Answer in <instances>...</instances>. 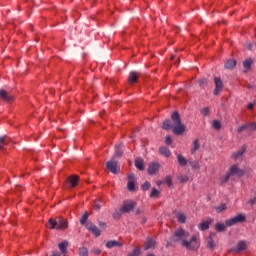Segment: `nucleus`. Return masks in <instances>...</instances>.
<instances>
[{
    "instance_id": "1",
    "label": "nucleus",
    "mask_w": 256,
    "mask_h": 256,
    "mask_svg": "<svg viewBox=\"0 0 256 256\" xmlns=\"http://www.w3.org/2000/svg\"><path fill=\"white\" fill-rule=\"evenodd\" d=\"M171 119L173 124L169 119L164 120L162 124V129H164V131H169V129H171L174 135H183V133H185L186 127L183 125V122H181V116H179V112H173L171 115Z\"/></svg>"
},
{
    "instance_id": "2",
    "label": "nucleus",
    "mask_w": 256,
    "mask_h": 256,
    "mask_svg": "<svg viewBox=\"0 0 256 256\" xmlns=\"http://www.w3.org/2000/svg\"><path fill=\"white\" fill-rule=\"evenodd\" d=\"M189 239V232L183 228H178L175 230L170 237L169 241L167 242L168 247H171L173 243H180L183 246V241Z\"/></svg>"
},
{
    "instance_id": "3",
    "label": "nucleus",
    "mask_w": 256,
    "mask_h": 256,
    "mask_svg": "<svg viewBox=\"0 0 256 256\" xmlns=\"http://www.w3.org/2000/svg\"><path fill=\"white\" fill-rule=\"evenodd\" d=\"M182 247L188 249V251H197L199 249V241L197 236H192L190 240H185L182 242Z\"/></svg>"
},
{
    "instance_id": "4",
    "label": "nucleus",
    "mask_w": 256,
    "mask_h": 256,
    "mask_svg": "<svg viewBox=\"0 0 256 256\" xmlns=\"http://www.w3.org/2000/svg\"><path fill=\"white\" fill-rule=\"evenodd\" d=\"M107 169L116 175V173H119L121 171V167L119 166V163L116 161L115 158H112L110 161L106 163Z\"/></svg>"
},
{
    "instance_id": "5",
    "label": "nucleus",
    "mask_w": 256,
    "mask_h": 256,
    "mask_svg": "<svg viewBox=\"0 0 256 256\" xmlns=\"http://www.w3.org/2000/svg\"><path fill=\"white\" fill-rule=\"evenodd\" d=\"M245 221V215L239 214L229 220L225 221L226 227H232V225H237V223H243Z\"/></svg>"
},
{
    "instance_id": "6",
    "label": "nucleus",
    "mask_w": 256,
    "mask_h": 256,
    "mask_svg": "<svg viewBox=\"0 0 256 256\" xmlns=\"http://www.w3.org/2000/svg\"><path fill=\"white\" fill-rule=\"evenodd\" d=\"M214 91L213 94L217 97V95L221 94L223 92V81L221 80L220 77H214Z\"/></svg>"
},
{
    "instance_id": "7",
    "label": "nucleus",
    "mask_w": 256,
    "mask_h": 256,
    "mask_svg": "<svg viewBox=\"0 0 256 256\" xmlns=\"http://www.w3.org/2000/svg\"><path fill=\"white\" fill-rule=\"evenodd\" d=\"M85 227H86L87 231L92 233V235H94L95 237H100L101 236V230H99V228H97V226L95 224H93V222L88 221L85 224Z\"/></svg>"
},
{
    "instance_id": "8",
    "label": "nucleus",
    "mask_w": 256,
    "mask_h": 256,
    "mask_svg": "<svg viewBox=\"0 0 256 256\" xmlns=\"http://www.w3.org/2000/svg\"><path fill=\"white\" fill-rule=\"evenodd\" d=\"M135 209V202L131 200H127L123 202V205L120 208V211L122 213H130V211H133Z\"/></svg>"
},
{
    "instance_id": "9",
    "label": "nucleus",
    "mask_w": 256,
    "mask_h": 256,
    "mask_svg": "<svg viewBox=\"0 0 256 256\" xmlns=\"http://www.w3.org/2000/svg\"><path fill=\"white\" fill-rule=\"evenodd\" d=\"M247 249V242L240 241L238 244L230 249V253H241V251H245Z\"/></svg>"
},
{
    "instance_id": "10",
    "label": "nucleus",
    "mask_w": 256,
    "mask_h": 256,
    "mask_svg": "<svg viewBox=\"0 0 256 256\" xmlns=\"http://www.w3.org/2000/svg\"><path fill=\"white\" fill-rule=\"evenodd\" d=\"M0 99L6 103H11V101H13V96H11L7 90L0 89Z\"/></svg>"
},
{
    "instance_id": "11",
    "label": "nucleus",
    "mask_w": 256,
    "mask_h": 256,
    "mask_svg": "<svg viewBox=\"0 0 256 256\" xmlns=\"http://www.w3.org/2000/svg\"><path fill=\"white\" fill-rule=\"evenodd\" d=\"M159 167H161V165H159L157 162L150 163L148 166V174L155 175L157 171H159Z\"/></svg>"
},
{
    "instance_id": "12",
    "label": "nucleus",
    "mask_w": 256,
    "mask_h": 256,
    "mask_svg": "<svg viewBox=\"0 0 256 256\" xmlns=\"http://www.w3.org/2000/svg\"><path fill=\"white\" fill-rule=\"evenodd\" d=\"M123 143L120 142L119 145L115 146V152L112 159H119L123 157Z\"/></svg>"
},
{
    "instance_id": "13",
    "label": "nucleus",
    "mask_w": 256,
    "mask_h": 256,
    "mask_svg": "<svg viewBox=\"0 0 256 256\" xmlns=\"http://www.w3.org/2000/svg\"><path fill=\"white\" fill-rule=\"evenodd\" d=\"M67 227H69V223L67 222V219L59 218L56 231H63L65 229H67Z\"/></svg>"
},
{
    "instance_id": "14",
    "label": "nucleus",
    "mask_w": 256,
    "mask_h": 256,
    "mask_svg": "<svg viewBox=\"0 0 256 256\" xmlns=\"http://www.w3.org/2000/svg\"><path fill=\"white\" fill-rule=\"evenodd\" d=\"M141 73L136 71H131L128 76V83H137Z\"/></svg>"
},
{
    "instance_id": "15",
    "label": "nucleus",
    "mask_w": 256,
    "mask_h": 256,
    "mask_svg": "<svg viewBox=\"0 0 256 256\" xmlns=\"http://www.w3.org/2000/svg\"><path fill=\"white\" fill-rule=\"evenodd\" d=\"M70 187H77L79 185V176L71 175L67 178Z\"/></svg>"
},
{
    "instance_id": "16",
    "label": "nucleus",
    "mask_w": 256,
    "mask_h": 256,
    "mask_svg": "<svg viewBox=\"0 0 256 256\" xmlns=\"http://www.w3.org/2000/svg\"><path fill=\"white\" fill-rule=\"evenodd\" d=\"M107 249H113V247H123V243L117 240H110L106 243Z\"/></svg>"
},
{
    "instance_id": "17",
    "label": "nucleus",
    "mask_w": 256,
    "mask_h": 256,
    "mask_svg": "<svg viewBox=\"0 0 256 256\" xmlns=\"http://www.w3.org/2000/svg\"><path fill=\"white\" fill-rule=\"evenodd\" d=\"M228 174L231 175H243V172L239 169L237 165H233L230 167Z\"/></svg>"
},
{
    "instance_id": "18",
    "label": "nucleus",
    "mask_w": 256,
    "mask_h": 256,
    "mask_svg": "<svg viewBox=\"0 0 256 256\" xmlns=\"http://www.w3.org/2000/svg\"><path fill=\"white\" fill-rule=\"evenodd\" d=\"M246 151H247V147L242 146L240 150L232 154V159H239V157H242L243 153H245Z\"/></svg>"
},
{
    "instance_id": "19",
    "label": "nucleus",
    "mask_w": 256,
    "mask_h": 256,
    "mask_svg": "<svg viewBox=\"0 0 256 256\" xmlns=\"http://www.w3.org/2000/svg\"><path fill=\"white\" fill-rule=\"evenodd\" d=\"M134 165L139 171H143L145 169L144 161L141 158H136L134 161Z\"/></svg>"
},
{
    "instance_id": "20",
    "label": "nucleus",
    "mask_w": 256,
    "mask_h": 256,
    "mask_svg": "<svg viewBox=\"0 0 256 256\" xmlns=\"http://www.w3.org/2000/svg\"><path fill=\"white\" fill-rule=\"evenodd\" d=\"M67 247H69V242L67 240L58 244V249L61 251L62 255L67 253Z\"/></svg>"
},
{
    "instance_id": "21",
    "label": "nucleus",
    "mask_w": 256,
    "mask_h": 256,
    "mask_svg": "<svg viewBox=\"0 0 256 256\" xmlns=\"http://www.w3.org/2000/svg\"><path fill=\"white\" fill-rule=\"evenodd\" d=\"M198 149H201V144H199V139H195L192 142V148H191L192 155H195V153H197Z\"/></svg>"
},
{
    "instance_id": "22",
    "label": "nucleus",
    "mask_w": 256,
    "mask_h": 256,
    "mask_svg": "<svg viewBox=\"0 0 256 256\" xmlns=\"http://www.w3.org/2000/svg\"><path fill=\"white\" fill-rule=\"evenodd\" d=\"M11 142V139L9 138V136L4 135L0 137V149H3L4 145H9V143Z\"/></svg>"
},
{
    "instance_id": "23",
    "label": "nucleus",
    "mask_w": 256,
    "mask_h": 256,
    "mask_svg": "<svg viewBox=\"0 0 256 256\" xmlns=\"http://www.w3.org/2000/svg\"><path fill=\"white\" fill-rule=\"evenodd\" d=\"M251 65H253V59L249 58L243 61V67L246 69L244 73H247V71H251Z\"/></svg>"
},
{
    "instance_id": "24",
    "label": "nucleus",
    "mask_w": 256,
    "mask_h": 256,
    "mask_svg": "<svg viewBox=\"0 0 256 256\" xmlns=\"http://www.w3.org/2000/svg\"><path fill=\"white\" fill-rule=\"evenodd\" d=\"M59 225V222L53 218H50L47 224L48 229H56Z\"/></svg>"
},
{
    "instance_id": "25",
    "label": "nucleus",
    "mask_w": 256,
    "mask_h": 256,
    "mask_svg": "<svg viewBox=\"0 0 256 256\" xmlns=\"http://www.w3.org/2000/svg\"><path fill=\"white\" fill-rule=\"evenodd\" d=\"M206 245L210 250L215 249V243L213 242V235H210L206 238Z\"/></svg>"
},
{
    "instance_id": "26",
    "label": "nucleus",
    "mask_w": 256,
    "mask_h": 256,
    "mask_svg": "<svg viewBox=\"0 0 256 256\" xmlns=\"http://www.w3.org/2000/svg\"><path fill=\"white\" fill-rule=\"evenodd\" d=\"M209 225H211V221H203L198 225V229H200V231H207Z\"/></svg>"
},
{
    "instance_id": "27",
    "label": "nucleus",
    "mask_w": 256,
    "mask_h": 256,
    "mask_svg": "<svg viewBox=\"0 0 256 256\" xmlns=\"http://www.w3.org/2000/svg\"><path fill=\"white\" fill-rule=\"evenodd\" d=\"M155 247V242L153 239L149 238L144 245L145 251H148V249H153Z\"/></svg>"
},
{
    "instance_id": "28",
    "label": "nucleus",
    "mask_w": 256,
    "mask_h": 256,
    "mask_svg": "<svg viewBox=\"0 0 256 256\" xmlns=\"http://www.w3.org/2000/svg\"><path fill=\"white\" fill-rule=\"evenodd\" d=\"M237 65V61L235 59H229L225 63V69H233Z\"/></svg>"
},
{
    "instance_id": "29",
    "label": "nucleus",
    "mask_w": 256,
    "mask_h": 256,
    "mask_svg": "<svg viewBox=\"0 0 256 256\" xmlns=\"http://www.w3.org/2000/svg\"><path fill=\"white\" fill-rule=\"evenodd\" d=\"M177 161L181 167H185L187 165V158H185L183 155L178 154L177 155Z\"/></svg>"
},
{
    "instance_id": "30",
    "label": "nucleus",
    "mask_w": 256,
    "mask_h": 256,
    "mask_svg": "<svg viewBox=\"0 0 256 256\" xmlns=\"http://www.w3.org/2000/svg\"><path fill=\"white\" fill-rule=\"evenodd\" d=\"M159 151L161 155H164V157H171V150H169V148L161 147Z\"/></svg>"
},
{
    "instance_id": "31",
    "label": "nucleus",
    "mask_w": 256,
    "mask_h": 256,
    "mask_svg": "<svg viewBox=\"0 0 256 256\" xmlns=\"http://www.w3.org/2000/svg\"><path fill=\"white\" fill-rule=\"evenodd\" d=\"M176 218L178 219L179 223H185L187 221V216L183 213H177Z\"/></svg>"
},
{
    "instance_id": "32",
    "label": "nucleus",
    "mask_w": 256,
    "mask_h": 256,
    "mask_svg": "<svg viewBox=\"0 0 256 256\" xmlns=\"http://www.w3.org/2000/svg\"><path fill=\"white\" fill-rule=\"evenodd\" d=\"M177 179L179 183H187V181H189V176L180 174L178 175Z\"/></svg>"
},
{
    "instance_id": "33",
    "label": "nucleus",
    "mask_w": 256,
    "mask_h": 256,
    "mask_svg": "<svg viewBox=\"0 0 256 256\" xmlns=\"http://www.w3.org/2000/svg\"><path fill=\"white\" fill-rule=\"evenodd\" d=\"M226 209H227L226 204H220L219 206L215 207L216 213H223V211H225Z\"/></svg>"
},
{
    "instance_id": "34",
    "label": "nucleus",
    "mask_w": 256,
    "mask_h": 256,
    "mask_svg": "<svg viewBox=\"0 0 256 256\" xmlns=\"http://www.w3.org/2000/svg\"><path fill=\"white\" fill-rule=\"evenodd\" d=\"M212 127L215 131H219V129H221V122L219 120H214L212 122Z\"/></svg>"
},
{
    "instance_id": "35",
    "label": "nucleus",
    "mask_w": 256,
    "mask_h": 256,
    "mask_svg": "<svg viewBox=\"0 0 256 256\" xmlns=\"http://www.w3.org/2000/svg\"><path fill=\"white\" fill-rule=\"evenodd\" d=\"M142 191H149L151 189V183L146 181L141 185Z\"/></svg>"
},
{
    "instance_id": "36",
    "label": "nucleus",
    "mask_w": 256,
    "mask_h": 256,
    "mask_svg": "<svg viewBox=\"0 0 256 256\" xmlns=\"http://www.w3.org/2000/svg\"><path fill=\"white\" fill-rule=\"evenodd\" d=\"M123 213H125V212H122L121 208L119 210H115V212L113 213V218L121 219V216L123 215Z\"/></svg>"
},
{
    "instance_id": "37",
    "label": "nucleus",
    "mask_w": 256,
    "mask_h": 256,
    "mask_svg": "<svg viewBox=\"0 0 256 256\" xmlns=\"http://www.w3.org/2000/svg\"><path fill=\"white\" fill-rule=\"evenodd\" d=\"M89 218V214L86 212L83 214V216L80 219V223L82 225H87V219Z\"/></svg>"
},
{
    "instance_id": "38",
    "label": "nucleus",
    "mask_w": 256,
    "mask_h": 256,
    "mask_svg": "<svg viewBox=\"0 0 256 256\" xmlns=\"http://www.w3.org/2000/svg\"><path fill=\"white\" fill-rule=\"evenodd\" d=\"M79 255L81 256H88L89 255V250L87 247H82L79 249Z\"/></svg>"
},
{
    "instance_id": "39",
    "label": "nucleus",
    "mask_w": 256,
    "mask_h": 256,
    "mask_svg": "<svg viewBox=\"0 0 256 256\" xmlns=\"http://www.w3.org/2000/svg\"><path fill=\"white\" fill-rule=\"evenodd\" d=\"M128 191H135V182L133 180H129L127 183Z\"/></svg>"
},
{
    "instance_id": "40",
    "label": "nucleus",
    "mask_w": 256,
    "mask_h": 256,
    "mask_svg": "<svg viewBox=\"0 0 256 256\" xmlns=\"http://www.w3.org/2000/svg\"><path fill=\"white\" fill-rule=\"evenodd\" d=\"M215 229H216V231H218V232L225 231V224H223V223H217V224L215 225Z\"/></svg>"
},
{
    "instance_id": "41",
    "label": "nucleus",
    "mask_w": 256,
    "mask_h": 256,
    "mask_svg": "<svg viewBox=\"0 0 256 256\" xmlns=\"http://www.w3.org/2000/svg\"><path fill=\"white\" fill-rule=\"evenodd\" d=\"M150 197L152 199H154L155 197H159V190H157L156 188H152L151 193H150Z\"/></svg>"
},
{
    "instance_id": "42",
    "label": "nucleus",
    "mask_w": 256,
    "mask_h": 256,
    "mask_svg": "<svg viewBox=\"0 0 256 256\" xmlns=\"http://www.w3.org/2000/svg\"><path fill=\"white\" fill-rule=\"evenodd\" d=\"M198 84H199V87H202V88L207 87V79L202 78V79L198 80Z\"/></svg>"
},
{
    "instance_id": "43",
    "label": "nucleus",
    "mask_w": 256,
    "mask_h": 256,
    "mask_svg": "<svg viewBox=\"0 0 256 256\" xmlns=\"http://www.w3.org/2000/svg\"><path fill=\"white\" fill-rule=\"evenodd\" d=\"M189 164L191 165L192 169H196V170L200 169L198 161H190Z\"/></svg>"
},
{
    "instance_id": "44",
    "label": "nucleus",
    "mask_w": 256,
    "mask_h": 256,
    "mask_svg": "<svg viewBox=\"0 0 256 256\" xmlns=\"http://www.w3.org/2000/svg\"><path fill=\"white\" fill-rule=\"evenodd\" d=\"M247 129H250V131H256V123L255 122H250L246 124Z\"/></svg>"
},
{
    "instance_id": "45",
    "label": "nucleus",
    "mask_w": 256,
    "mask_h": 256,
    "mask_svg": "<svg viewBox=\"0 0 256 256\" xmlns=\"http://www.w3.org/2000/svg\"><path fill=\"white\" fill-rule=\"evenodd\" d=\"M210 112L211 110L209 109V107L201 109V114L203 115V117H207V115H209Z\"/></svg>"
},
{
    "instance_id": "46",
    "label": "nucleus",
    "mask_w": 256,
    "mask_h": 256,
    "mask_svg": "<svg viewBox=\"0 0 256 256\" xmlns=\"http://www.w3.org/2000/svg\"><path fill=\"white\" fill-rule=\"evenodd\" d=\"M229 179H231V175L227 172L226 175L221 178V183H227Z\"/></svg>"
},
{
    "instance_id": "47",
    "label": "nucleus",
    "mask_w": 256,
    "mask_h": 256,
    "mask_svg": "<svg viewBox=\"0 0 256 256\" xmlns=\"http://www.w3.org/2000/svg\"><path fill=\"white\" fill-rule=\"evenodd\" d=\"M93 207L94 209H96V211H99V209H101V201L99 200L94 201Z\"/></svg>"
},
{
    "instance_id": "48",
    "label": "nucleus",
    "mask_w": 256,
    "mask_h": 256,
    "mask_svg": "<svg viewBox=\"0 0 256 256\" xmlns=\"http://www.w3.org/2000/svg\"><path fill=\"white\" fill-rule=\"evenodd\" d=\"M165 183L168 185V187H171V185H173V180L171 179V176H166Z\"/></svg>"
},
{
    "instance_id": "49",
    "label": "nucleus",
    "mask_w": 256,
    "mask_h": 256,
    "mask_svg": "<svg viewBox=\"0 0 256 256\" xmlns=\"http://www.w3.org/2000/svg\"><path fill=\"white\" fill-rule=\"evenodd\" d=\"M245 129H249V126H247V124L238 127L237 131L238 133H241L242 131H245Z\"/></svg>"
},
{
    "instance_id": "50",
    "label": "nucleus",
    "mask_w": 256,
    "mask_h": 256,
    "mask_svg": "<svg viewBox=\"0 0 256 256\" xmlns=\"http://www.w3.org/2000/svg\"><path fill=\"white\" fill-rule=\"evenodd\" d=\"M171 142H172L171 136H166V138H165L166 145H171Z\"/></svg>"
},
{
    "instance_id": "51",
    "label": "nucleus",
    "mask_w": 256,
    "mask_h": 256,
    "mask_svg": "<svg viewBox=\"0 0 256 256\" xmlns=\"http://www.w3.org/2000/svg\"><path fill=\"white\" fill-rule=\"evenodd\" d=\"M246 49H249L251 51V49H253V43L252 42H248L246 44Z\"/></svg>"
},
{
    "instance_id": "52",
    "label": "nucleus",
    "mask_w": 256,
    "mask_h": 256,
    "mask_svg": "<svg viewBox=\"0 0 256 256\" xmlns=\"http://www.w3.org/2000/svg\"><path fill=\"white\" fill-rule=\"evenodd\" d=\"M128 179L129 181H135V174H129Z\"/></svg>"
},
{
    "instance_id": "53",
    "label": "nucleus",
    "mask_w": 256,
    "mask_h": 256,
    "mask_svg": "<svg viewBox=\"0 0 256 256\" xmlns=\"http://www.w3.org/2000/svg\"><path fill=\"white\" fill-rule=\"evenodd\" d=\"M254 107H255V104H253V103H251V102L247 105V109H249L250 111H251Z\"/></svg>"
},
{
    "instance_id": "54",
    "label": "nucleus",
    "mask_w": 256,
    "mask_h": 256,
    "mask_svg": "<svg viewBox=\"0 0 256 256\" xmlns=\"http://www.w3.org/2000/svg\"><path fill=\"white\" fill-rule=\"evenodd\" d=\"M99 227L105 229V227H107V224L105 222H99Z\"/></svg>"
},
{
    "instance_id": "55",
    "label": "nucleus",
    "mask_w": 256,
    "mask_h": 256,
    "mask_svg": "<svg viewBox=\"0 0 256 256\" xmlns=\"http://www.w3.org/2000/svg\"><path fill=\"white\" fill-rule=\"evenodd\" d=\"M256 203V199L255 198H252L249 200V205H255Z\"/></svg>"
},
{
    "instance_id": "56",
    "label": "nucleus",
    "mask_w": 256,
    "mask_h": 256,
    "mask_svg": "<svg viewBox=\"0 0 256 256\" xmlns=\"http://www.w3.org/2000/svg\"><path fill=\"white\" fill-rule=\"evenodd\" d=\"M51 256H61V253L58 251H53Z\"/></svg>"
},
{
    "instance_id": "57",
    "label": "nucleus",
    "mask_w": 256,
    "mask_h": 256,
    "mask_svg": "<svg viewBox=\"0 0 256 256\" xmlns=\"http://www.w3.org/2000/svg\"><path fill=\"white\" fill-rule=\"evenodd\" d=\"M247 89H253V85L248 84Z\"/></svg>"
},
{
    "instance_id": "58",
    "label": "nucleus",
    "mask_w": 256,
    "mask_h": 256,
    "mask_svg": "<svg viewBox=\"0 0 256 256\" xmlns=\"http://www.w3.org/2000/svg\"><path fill=\"white\" fill-rule=\"evenodd\" d=\"M95 253H96L97 255H101V250H96Z\"/></svg>"
},
{
    "instance_id": "59",
    "label": "nucleus",
    "mask_w": 256,
    "mask_h": 256,
    "mask_svg": "<svg viewBox=\"0 0 256 256\" xmlns=\"http://www.w3.org/2000/svg\"><path fill=\"white\" fill-rule=\"evenodd\" d=\"M180 31L179 27L175 28V33H178Z\"/></svg>"
},
{
    "instance_id": "60",
    "label": "nucleus",
    "mask_w": 256,
    "mask_h": 256,
    "mask_svg": "<svg viewBox=\"0 0 256 256\" xmlns=\"http://www.w3.org/2000/svg\"><path fill=\"white\" fill-rule=\"evenodd\" d=\"M142 223H147V219L143 218Z\"/></svg>"
},
{
    "instance_id": "61",
    "label": "nucleus",
    "mask_w": 256,
    "mask_h": 256,
    "mask_svg": "<svg viewBox=\"0 0 256 256\" xmlns=\"http://www.w3.org/2000/svg\"><path fill=\"white\" fill-rule=\"evenodd\" d=\"M148 256H155L154 254H148Z\"/></svg>"
},
{
    "instance_id": "62",
    "label": "nucleus",
    "mask_w": 256,
    "mask_h": 256,
    "mask_svg": "<svg viewBox=\"0 0 256 256\" xmlns=\"http://www.w3.org/2000/svg\"><path fill=\"white\" fill-rule=\"evenodd\" d=\"M171 59H175V56H172Z\"/></svg>"
},
{
    "instance_id": "63",
    "label": "nucleus",
    "mask_w": 256,
    "mask_h": 256,
    "mask_svg": "<svg viewBox=\"0 0 256 256\" xmlns=\"http://www.w3.org/2000/svg\"><path fill=\"white\" fill-rule=\"evenodd\" d=\"M18 189H21V186H18Z\"/></svg>"
}]
</instances>
